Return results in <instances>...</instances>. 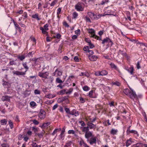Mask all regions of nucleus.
Here are the masks:
<instances>
[{
  "label": "nucleus",
  "mask_w": 147,
  "mask_h": 147,
  "mask_svg": "<svg viewBox=\"0 0 147 147\" xmlns=\"http://www.w3.org/2000/svg\"><path fill=\"white\" fill-rule=\"evenodd\" d=\"M129 97L133 99L135 102L137 101L138 100L137 95L135 92H134L132 90H131V91L129 93V94L128 95Z\"/></svg>",
  "instance_id": "obj_5"
},
{
  "label": "nucleus",
  "mask_w": 147,
  "mask_h": 147,
  "mask_svg": "<svg viewBox=\"0 0 147 147\" xmlns=\"http://www.w3.org/2000/svg\"><path fill=\"white\" fill-rule=\"evenodd\" d=\"M79 144L81 147H85L86 144L82 139H81L80 141Z\"/></svg>",
  "instance_id": "obj_20"
},
{
  "label": "nucleus",
  "mask_w": 147,
  "mask_h": 147,
  "mask_svg": "<svg viewBox=\"0 0 147 147\" xmlns=\"http://www.w3.org/2000/svg\"><path fill=\"white\" fill-rule=\"evenodd\" d=\"M46 112L43 109H41L38 114V117L41 119H43L45 117Z\"/></svg>",
  "instance_id": "obj_6"
},
{
  "label": "nucleus",
  "mask_w": 147,
  "mask_h": 147,
  "mask_svg": "<svg viewBox=\"0 0 147 147\" xmlns=\"http://www.w3.org/2000/svg\"><path fill=\"white\" fill-rule=\"evenodd\" d=\"M30 105L32 107H34L36 105V103L34 101H31L30 103Z\"/></svg>",
  "instance_id": "obj_52"
},
{
  "label": "nucleus",
  "mask_w": 147,
  "mask_h": 147,
  "mask_svg": "<svg viewBox=\"0 0 147 147\" xmlns=\"http://www.w3.org/2000/svg\"><path fill=\"white\" fill-rule=\"evenodd\" d=\"M56 81V82L58 83H61L63 82L62 80L59 78H57Z\"/></svg>",
  "instance_id": "obj_51"
},
{
  "label": "nucleus",
  "mask_w": 147,
  "mask_h": 147,
  "mask_svg": "<svg viewBox=\"0 0 147 147\" xmlns=\"http://www.w3.org/2000/svg\"><path fill=\"white\" fill-rule=\"evenodd\" d=\"M83 4L82 3L78 2L75 6V9L77 11H84V7Z\"/></svg>",
  "instance_id": "obj_4"
},
{
  "label": "nucleus",
  "mask_w": 147,
  "mask_h": 147,
  "mask_svg": "<svg viewBox=\"0 0 147 147\" xmlns=\"http://www.w3.org/2000/svg\"><path fill=\"white\" fill-rule=\"evenodd\" d=\"M61 9L60 8H59L57 10V15H59V14L61 12Z\"/></svg>",
  "instance_id": "obj_59"
},
{
  "label": "nucleus",
  "mask_w": 147,
  "mask_h": 147,
  "mask_svg": "<svg viewBox=\"0 0 147 147\" xmlns=\"http://www.w3.org/2000/svg\"><path fill=\"white\" fill-rule=\"evenodd\" d=\"M88 57L89 59L92 61H96L98 58V57L95 55H89Z\"/></svg>",
  "instance_id": "obj_9"
},
{
  "label": "nucleus",
  "mask_w": 147,
  "mask_h": 147,
  "mask_svg": "<svg viewBox=\"0 0 147 147\" xmlns=\"http://www.w3.org/2000/svg\"><path fill=\"white\" fill-rule=\"evenodd\" d=\"M13 73L14 74L17 76L23 75L25 74V72H20L18 71H13Z\"/></svg>",
  "instance_id": "obj_12"
},
{
  "label": "nucleus",
  "mask_w": 147,
  "mask_h": 147,
  "mask_svg": "<svg viewBox=\"0 0 147 147\" xmlns=\"http://www.w3.org/2000/svg\"><path fill=\"white\" fill-rule=\"evenodd\" d=\"M32 17L33 18L36 19L38 21L40 20V19L38 13H36L34 14L33 15Z\"/></svg>",
  "instance_id": "obj_18"
},
{
  "label": "nucleus",
  "mask_w": 147,
  "mask_h": 147,
  "mask_svg": "<svg viewBox=\"0 0 147 147\" xmlns=\"http://www.w3.org/2000/svg\"><path fill=\"white\" fill-rule=\"evenodd\" d=\"M57 0H54L50 4L51 6H53L57 2Z\"/></svg>",
  "instance_id": "obj_42"
},
{
  "label": "nucleus",
  "mask_w": 147,
  "mask_h": 147,
  "mask_svg": "<svg viewBox=\"0 0 147 147\" xmlns=\"http://www.w3.org/2000/svg\"><path fill=\"white\" fill-rule=\"evenodd\" d=\"M143 144L142 143H138L133 146V147H142Z\"/></svg>",
  "instance_id": "obj_25"
},
{
  "label": "nucleus",
  "mask_w": 147,
  "mask_h": 147,
  "mask_svg": "<svg viewBox=\"0 0 147 147\" xmlns=\"http://www.w3.org/2000/svg\"><path fill=\"white\" fill-rule=\"evenodd\" d=\"M32 147H41L40 145H38L35 142H33L32 144Z\"/></svg>",
  "instance_id": "obj_40"
},
{
  "label": "nucleus",
  "mask_w": 147,
  "mask_h": 147,
  "mask_svg": "<svg viewBox=\"0 0 147 147\" xmlns=\"http://www.w3.org/2000/svg\"><path fill=\"white\" fill-rule=\"evenodd\" d=\"M3 83L2 84V85L3 86H8V85L9 84V83L8 82H6V81H4L3 80Z\"/></svg>",
  "instance_id": "obj_55"
},
{
  "label": "nucleus",
  "mask_w": 147,
  "mask_h": 147,
  "mask_svg": "<svg viewBox=\"0 0 147 147\" xmlns=\"http://www.w3.org/2000/svg\"><path fill=\"white\" fill-rule=\"evenodd\" d=\"M9 64L10 65H15L16 63L14 62L13 60H11L9 61Z\"/></svg>",
  "instance_id": "obj_46"
},
{
  "label": "nucleus",
  "mask_w": 147,
  "mask_h": 147,
  "mask_svg": "<svg viewBox=\"0 0 147 147\" xmlns=\"http://www.w3.org/2000/svg\"><path fill=\"white\" fill-rule=\"evenodd\" d=\"M85 136L86 138L88 139L90 137L92 136V133L89 131L87 132L85 134Z\"/></svg>",
  "instance_id": "obj_13"
},
{
  "label": "nucleus",
  "mask_w": 147,
  "mask_h": 147,
  "mask_svg": "<svg viewBox=\"0 0 147 147\" xmlns=\"http://www.w3.org/2000/svg\"><path fill=\"white\" fill-rule=\"evenodd\" d=\"M70 114L74 115L75 117H77L79 115V112L78 111L75 109H74L71 111Z\"/></svg>",
  "instance_id": "obj_10"
},
{
  "label": "nucleus",
  "mask_w": 147,
  "mask_h": 147,
  "mask_svg": "<svg viewBox=\"0 0 147 147\" xmlns=\"http://www.w3.org/2000/svg\"><path fill=\"white\" fill-rule=\"evenodd\" d=\"M94 20H97L100 18V14H98V15L96 14L94 15Z\"/></svg>",
  "instance_id": "obj_32"
},
{
  "label": "nucleus",
  "mask_w": 147,
  "mask_h": 147,
  "mask_svg": "<svg viewBox=\"0 0 147 147\" xmlns=\"http://www.w3.org/2000/svg\"><path fill=\"white\" fill-rule=\"evenodd\" d=\"M40 29L42 30V33L43 34H46L47 32L46 31L47 30H45V29H44L43 28H42V27H40Z\"/></svg>",
  "instance_id": "obj_41"
},
{
  "label": "nucleus",
  "mask_w": 147,
  "mask_h": 147,
  "mask_svg": "<svg viewBox=\"0 0 147 147\" xmlns=\"http://www.w3.org/2000/svg\"><path fill=\"white\" fill-rule=\"evenodd\" d=\"M88 127L90 129H95L96 128V125L90 122H88L87 123Z\"/></svg>",
  "instance_id": "obj_11"
},
{
  "label": "nucleus",
  "mask_w": 147,
  "mask_h": 147,
  "mask_svg": "<svg viewBox=\"0 0 147 147\" xmlns=\"http://www.w3.org/2000/svg\"><path fill=\"white\" fill-rule=\"evenodd\" d=\"M96 138H92L90 139L89 143L91 145L96 143Z\"/></svg>",
  "instance_id": "obj_19"
},
{
  "label": "nucleus",
  "mask_w": 147,
  "mask_h": 147,
  "mask_svg": "<svg viewBox=\"0 0 147 147\" xmlns=\"http://www.w3.org/2000/svg\"><path fill=\"white\" fill-rule=\"evenodd\" d=\"M78 16V14L76 12H74L73 13V17L74 18H76Z\"/></svg>",
  "instance_id": "obj_38"
},
{
  "label": "nucleus",
  "mask_w": 147,
  "mask_h": 147,
  "mask_svg": "<svg viewBox=\"0 0 147 147\" xmlns=\"http://www.w3.org/2000/svg\"><path fill=\"white\" fill-rule=\"evenodd\" d=\"M89 46L90 47V48L92 49L94 47V45L92 44L91 42H90L88 44Z\"/></svg>",
  "instance_id": "obj_60"
},
{
  "label": "nucleus",
  "mask_w": 147,
  "mask_h": 147,
  "mask_svg": "<svg viewBox=\"0 0 147 147\" xmlns=\"http://www.w3.org/2000/svg\"><path fill=\"white\" fill-rule=\"evenodd\" d=\"M126 70L131 75L134 74V69L133 66H131L130 67L127 69Z\"/></svg>",
  "instance_id": "obj_14"
},
{
  "label": "nucleus",
  "mask_w": 147,
  "mask_h": 147,
  "mask_svg": "<svg viewBox=\"0 0 147 147\" xmlns=\"http://www.w3.org/2000/svg\"><path fill=\"white\" fill-rule=\"evenodd\" d=\"M89 127L88 126L87 127H82V132H86L89 131Z\"/></svg>",
  "instance_id": "obj_27"
},
{
  "label": "nucleus",
  "mask_w": 147,
  "mask_h": 147,
  "mask_svg": "<svg viewBox=\"0 0 147 147\" xmlns=\"http://www.w3.org/2000/svg\"><path fill=\"white\" fill-rule=\"evenodd\" d=\"M49 73L48 72H45L43 73L41 72H39L38 73V76L42 78V80L44 82H45V81L46 79H48L49 78Z\"/></svg>",
  "instance_id": "obj_1"
},
{
  "label": "nucleus",
  "mask_w": 147,
  "mask_h": 147,
  "mask_svg": "<svg viewBox=\"0 0 147 147\" xmlns=\"http://www.w3.org/2000/svg\"><path fill=\"white\" fill-rule=\"evenodd\" d=\"M40 58H33L32 59V61H33L35 62V63L38 60H40Z\"/></svg>",
  "instance_id": "obj_61"
},
{
  "label": "nucleus",
  "mask_w": 147,
  "mask_h": 147,
  "mask_svg": "<svg viewBox=\"0 0 147 147\" xmlns=\"http://www.w3.org/2000/svg\"><path fill=\"white\" fill-rule=\"evenodd\" d=\"M83 50L84 51H88V46H85L83 48Z\"/></svg>",
  "instance_id": "obj_63"
},
{
  "label": "nucleus",
  "mask_w": 147,
  "mask_h": 147,
  "mask_svg": "<svg viewBox=\"0 0 147 147\" xmlns=\"http://www.w3.org/2000/svg\"><path fill=\"white\" fill-rule=\"evenodd\" d=\"M108 2V0H102L101 3L100 4L103 5L105 3H107Z\"/></svg>",
  "instance_id": "obj_54"
},
{
  "label": "nucleus",
  "mask_w": 147,
  "mask_h": 147,
  "mask_svg": "<svg viewBox=\"0 0 147 147\" xmlns=\"http://www.w3.org/2000/svg\"><path fill=\"white\" fill-rule=\"evenodd\" d=\"M88 30V32L91 34L90 36L91 37L94 38L98 40H101V38L100 37H99L98 36L96 35L95 31L93 29H89Z\"/></svg>",
  "instance_id": "obj_2"
},
{
  "label": "nucleus",
  "mask_w": 147,
  "mask_h": 147,
  "mask_svg": "<svg viewBox=\"0 0 147 147\" xmlns=\"http://www.w3.org/2000/svg\"><path fill=\"white\" fill-rule=\"evenodd\" d=\"M130 133H133L134 134H136L137 136H138V134L137 132L135 130H130L129 131V133H128V134H130Z\"/></svg>",
  "instance_id": "obj_30"
},
{
  "label": "nucleus",
  "mask_w": 147,
  "mask_h": 147,
  "mask_svg": "<svg viewBox=\"0 0 147 147\" xmlns=\"http://www.w3.org/2000/svg\"><path fill=\"white\" fill-rule=\"evenodd\" d=\"M109 38H106L102 40V43L103 44H104L106 43L109 42Z\"/></svg>",
  "instance_id": "obj_31"
},
{
  "label": "nucleus",
  "mask_w": 147,
  "mask_h": 147,
  "mask_svg": "<svg viewBox=\"0 0 147 147\" xmlns=\"http://www.w3.org/2000/svg\"><path fill=\"white\" fill-rule=\"evenodd\" d=\"M17 57L19 60L21 61H23L25 59L26 57L25 55H19L17 56Z\"/></svg>",
  "instance_id": "obj_15"
},
{
  "label": "nucleus",
  "mask_w": 147,
  "mask_h": 147,
  "mask_svg": "<svg viewBox=\"0 0 147 147\" xmlns=\"http://www.w3.org/2000/svg\"><path fill=\"white\" fill-rule=\"evenodd\" d=\"M75 33L77 35H79L80 34V29H78L75 31Z\"/></svg>",
  "instance_id": "obj_47"
},
{
  "label": "nucleus",
  "mask_w": 147,
  "mask_h": 147,
  "mask_svg": "<svg viewBox=\"0 0 147 147\" xmlns=\"http://www.w3.org/2000/svg\"><path fill=\"white\" fill-rule=\"evenodd\" d=\"M27 62H25L23 63L22 64L24 67L27 70L28 69V67L27 65Z\"/></svg>",
  "instance_id": "obj_33"
},
{
  "label": "nucleus",
  "mask_w": 147,
  "mask_h": 147,
  "mask_svg": "<svg viewBox=\"0 0 147 147\" xmlns=\"http://www.w3.org/2000/svg\"><path fill=\"white\" fill-rule=\"evenodd\" d=\"M110 65L112 68H114L118 71H119V70L118 69L117 66H116L113 63H112L110 64Z\"/></svg>",
  "instance_id": "obj_23"
},
{
  "label": "nucleus",
  "mask_w": 147,
  "mask_h": 147,
  "mask_svg": "<svg viewBox=\"0 0 147 147\" xmlns=\"http://www.w3.org/2000/svg\"><path fill=\"white\" fill-rule=\"evenodd\" d=\"M123 91L124 93L126 95L128 96L129 94V93H130L131 90H130L128 89L127 88L124 89Z\"/></svg>",
  "instance_id": "obj_24"
},
{
  "label": "nucleus",
  "mask_w": 147,
  "mask_h": 147,
  "mask_svg": "<svg viewBox=\"0 0 147 147\" xmlns=\"http://www.w3.org/2000/svg\"><path fill=\"white\" fill-rule=\"evenodd\" d=\"M80 76H85L88 77L90 76L88 72H81L80 74Z\"/></svg>",
  "instance_id": "obj_26"
},
{
  "label": "nucleus",
  "mask_w": 147,
  "mask_h": 147,
  "mask_svg": "<svg viewBox=\"0 0 147 147\" xmlns=\"http://www.w3.org/2000/svg\"><path fill=\"white\" fill-rule=\"evenodd\" d=\"M11 98V97L9 96L5 95L2 96L1 99L3 101H7L8 102H9L10 101V98Z\"/></svg>",
  "instance_id": "obj_7"
},
{
  "label": "nucleus",
  "mask_w": 147,
  "mask_h": 147,
  "mask_svg": "<svg viewBox=\"0 0 147 147\" xmlns=\"http://www.w3.org/2000/svg\"><path fill=\"white\" fill-rule=\"evenodd\" d=\"M58 107V105L57 104H56L52 108V109L53 110H55V109L56 108H57Z\"/></svg>",
  "instance_id": "obj_64"
},
{
  "label": "nucleus",
  "mask_w": 147,
  "mask_h": 147,
  "mask_svg": "<svg viewBox=\"0 0 147 147\" xmlns=\"http://www.w3.org/2000/svg\"><path fill=\"white\" fill-rule=\"evenodd\" d=\"M45 133V131L44 130L42 131V132L38 134V136L40 137H42L44 134Z\"/></svg>",
  "instance_id": "obj_56"
},
{
  "label": "nucleus",
  "mask_w": 147,
  "mask_h": 147,
  "mask_svg": "<svg viewBox=\"0 0 147 147\" xmlns=\"http://www.w3.org/2000/svg\"><path fill=\"white\" fill-rule=\"evenodd\" d=\"M24 94L25 96L27 97L30 94V92L29 91L26 90L24 92Z\"/></svg>",
  "instance_id": "obj_35"
},
{
  "label": "nucleus",
  "mask_w": 147,
  "mask_h": 147,
  "mask_svg": "<svg viewBox=\"0 0 147 147\" xmlns=\"http://www.w3.org/2000/svg\"><path fill=\"white\" fill-rule=\"evenodd\" d=\"M83 90L85 91H88L90 88L89 87L87 86H84L83 88Z\"/></svg>",
  "instance_id": "obj_37"
},
{
  "label": "nucleus",
  "mask_w": 147,
  "mask_h": 147,
  "mask_svg": "<svg viewBox=\"0 0 147 147\" xmlns=\"http://www.w3.org/2000/svg\"><path fill=\"white\" fill-rule=\"evenodd\" d=\"M0 147H9V146L7 144H1Z\"/></svg>",
  "instance_id": "obj_48"
},
{
  "label": "nucleus",
  "mask_w": 147,
  "mask_h": 147,
  "mask_svg": "<svg viewBox=\"0 0 147 147\" xmlns=\"http://www.w3.org/2000/svg\"><path fill=\"white\" fill-rule=\"evenodd\" d=\"M107 71L105 70H102L101 71H97L95 72V75L96 76H103L107 75L108 74Z\"/></svg>",
  "instance_id": "obj_3"
},
{
  "label": "nucleus",
  "mask_w": 147,
  "mask_h": 147,
  "mask_svg": "<svg viewBox=\"0 0 147 147\" xmlns=\"http://www.w3.org/2000/svg\"><path fill=\"white\" fill-rule=\"evenodd\" d=\"M49 26V25L48 24H46L44 26L43 28L44 29H45V30H48L49 28L48 27Z\"/></svg>",
  "instance_id": "obj_44"
},
{
  "label": "nucleus",
  "mask_w": 147,
  "mask_h": 147,
  "mask_svg": "<svg viewBox=\"0 0 147 147\" xmlns=\"http://www.w3.org/2000/svg\"><path fill=\"white\" fill-rule=\"evenodd\" d=\"M136 67L137 69H139L141 68V66L140 65V62L139 61L136 64Z\"/></svg>",
  "instance_id": "obj_50"
},
{
  "label": "nucleus",
  "mask_w": 147,
  "mask_h": 147,
  "mask_svg": "<svg viewBox=\"0 0 147 147\" xmlns=\"http://www.w3.org/2000/svg\"><path fill=\"white\" fill-rule=\"evenodd\" d=\"M1 122L2 125H6L7 123V121L6 119H4L1 120Z\"/></svg>",
  "instance_id": "obj_36"
},
{
  "label": "nucleus",
  "mask_w": 147,
  "mask_h": 147,
  "mask_svg": "<svg viewBox=\"0 0 147 147\" xmlns=\"http://www.w3.org/2000/svg\"><path fill=\"white\" fill-rule=\"evenodd\" d=\"M112 84L113 85H116L117 86H120V84L118 82L116 81L115 82H112Z\"/></svg>",
  "instance_id": "obj_43"
},
{
  "label": "nucleus",
  "mask_w": 147,
  "mask_h": 147,
  "mask_svg": "<svg viewBox=\"0 0 147 147\" xmlns=\"http://www.w3.org/2000/svg\"><path fill=\"white\" fill-rule=\"evenodd\" d=\"M132 141L131 138H130L129 140H127L126 142V146L128 147L132 144Z\"/></svg>",
  "instance_id": "obj_22"
},
{
  "label": "nucleus",
  "mask_w": 147,
  "mask_h": 147,
  "mask_svg": "<svg viewBox=\"0 0 147 147\" xmlns=\"http://www.w3.org/2000/svg\"><path fill=\"white\" fill-rule=\"evenodd\" d=\"M9 124L11 129H12L13 127V124L11 120H9Z\"/></svg>",
  "instance_id": "obj_34"
},
{
  "label": "nucleus",
  "mask_w": 147,
  "mask_h": 147,
  "mask_svg": "<svg viewBox=\"0 0 147 147\" xmlns=\"http://www.w3.org/2000/svg\"><path fill=\"white\" fill-rule=\"evenodd\" d=\"M88 16L92 20H94L95 14L91 12H88L87 13Z\"/></svg>",
  "instance_id": "obj_17"
},
{
  "label": "nucleus",
  "mask_w": 147,
  "mask_h": 147,
  "mask_svg": "<svg viewBox=\"0 0 147 147\" xmlns=\"http://www.w3.org/2000/svg\"><path fill=\"white\" fill-rule=\"evenodd\" d=\"M68 134H75V131L73 130H70L68 131Z\"/></svg>",
  "instance_id": "obj_39"
},
{
  "label": "nucleus",
  "mask_w": 147,
  "mask_h": 147,
  "mask_svg": "<svg viewBox=\"0 0 147 147\" xmlns=\"http://www.w3.org/2000/svg\"><path fill=\"white\" fill-rule=\"evenodd\" d=\"M94 92V91L93 90H91L90 91L88 94V96L91 98H96V96H93V94Z\"/></svg>",
  "instance_id": "obj_21"
},
{
  "label": "nucleus",
  "mask_w": 147,
  "mask_h": 147,
  "mask_svg": "<svg viewBox=\"0 0 147 147\" xmlns=\"http://www.w3.org/2000/svg\"><path fill=\"white\" fill-rule=\"evenodd\" d=\"M80 101L81 103H83L85 102V100L82 97H80Z\"/></svg>",
  "instance_id": "obj_49"
},
{
  "label": "nucleus",
  "mask_w": 147,
  "mask_h": 147,
  "mask_svg": "<svg viewBox=\"0 0 147 147\" xmlns=\"http://www.w3.org/2000/svg\"><path fill=\"white\" fill-rule=\"evenodd\" d=\"M50 124V122L44 123L42 125V127H47Z\"/></svg>",
  "instance_id": "obj_29"
},
{
  "label": "nucleus",
  "mask_w": 147,
  "mask_h": 147,
  "mask_svg": "<svg viewBox=\"0 0 147 147\" xmlns=\"http://www.w3.org/2000/svg\"><path fill=\"white\" fill-rule=\"evenodd\" d=\"M62 72L58 69H57L54 73V76L56 77L60 76L62 75Z\"/></svg>",
  "instance_id": "obj_8"
},
{
  "label": "nucleus",
  "mask_w": 147,
  "mask_h": 147,
  "mask_svg": "<svg viewBox=\"0 0 147 147\" xmlns=\"http://www.w3.org/2000/svg\"><path fill=\"white\" fill-rule=\"evenodd\" d=\"M71 142L67 143L65 145L64 147H68L70 146L71 144Z\"/></svg>",
  "instance_id": "obj_62"
},
{
  "label": "nucleus",
  "mask_w": 147,
  "mask_h": 147,
  "mask_svg": "<svg viewBox=\"0 0 147 147\" xmlns=\"http://www.w3.org/2000/svg\"><path fill=\"white\" fill-rule=\"evenodd\" d=\"M12 20L14 23L16 29L17 30H18L20 32L21 30V28H20L19 26L18 25V24H17V23L14 21V20Z\"/></svg>",
  "instance_id": "obj_16"
},
{
  "label": "nucleus",
  "mask_w": 147,
  "mask_h": 147,
  "mask_svg": "<svg viewBox=\"0 0 147 147\" xmlns=\"http://www.w3.org/2000/svg\"><path fill=\"white\" fill-rule=\"evenodd\" d=\"M118 130L117 129H112L111 131V133L113 135H114L116 134Z\"/></svg>",
  "instance_id": "obj_28"
},
{
  "label": "nucleus",
  "mask_w": 147,
  "mask_h": 147,
  "mask_svg": "<svg viewBox=\"0 0 147 147\" xmlns=\"http://www.w3.org/2000/svg\"><path fill=\"white\" fill-rule=\"evenodd\" d=\"M65 111L66 113L70 114V112L69 109L67 108H65Z\"/></svg>",
  "instance_id": "obj_58"
},
{
  "label": "nucleus",
  "mask_w": 147,
  "mask_h": 147,
  "mask_svg": "<svg viewBox=\"0 0 147 147\" xmlns=\"http://www.w3.org/2000/svg\"><path fill=\"white\" fill-rule=\"evenodd\" d=\"M34 93L35 94H40V92L39 90L36 89L34 90Z\"/></svg>",
  "instance_id": "obj_53"
},
{
  "label": "nucleus",
  "mask_w": 147,
  "mask_h": 147,
  "mask_svg": "<svg viewBox=\"0 0 147 147\" xmlns=\"http://www.w3.org/2000/svg\"><path fill=\"white\" fill-rule=\"evenodd\" d=\"M64 130H62L61 133L60 135V137H61V139H62L64 136Z\"/></svg>",
  "instance_id": "obj_45"
},
{
  "label": "nucleus",
  "mask_w": 147,
  "mask_h": 147,
  "mask_svg": "<svg viewBox=\"0 0 147 147\" xmlns=\"http://www.w3.org/2000/svg\"><path fill=\"white\" fill-rule=\"evenodd\" d=\"M73 91V88H71L69 89V90L67 92V94H70Z\"/></svg>",
  "instance_id": "obj_57"
}]
</instances>
